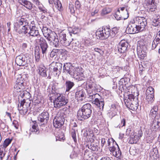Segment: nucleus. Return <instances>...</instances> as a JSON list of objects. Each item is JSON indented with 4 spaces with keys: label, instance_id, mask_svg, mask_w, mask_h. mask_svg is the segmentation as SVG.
<instances>
[{
    "label": "nucleus",
    "instance_id": "1",
    "mask_svg": "<svg viewBox=\"0 0 160 160\" xmlns=\"http://www.w3.org/2000/svg\"><path fill=\"white\" fill-rule=\"evenodd\" d=\"M79 68H74L70 63H65L63 66V72L69 74L73 78L78 81L82 80L84 78L82 73L79 72Z\"/></svg>",
    "mask_w": 160,
    "mask_h": 160
},
{
    "label": "nucleus",
    "instance_id": "2",
    "mask_svg": "<svg viewBox=\"0 0 160 160\" xmlns=\"http://www.w3.org/2000/svg\"><path fill=\"white\" fill-rule=\"evenodd\" d=\"M91 105L88 103L84 105L78 112L77 117L78 119L82 121L89 118L92 113Z\"/></svg>",
    "mask_w": 160,
    "mask_h": 160
},
{
    "label": "nucleus",
    "instance_id": "3",
    "mask_svg": "<svg viewBox=\"0 0 160 160\" xmlns=\"http://www.w3.org/2000/svg\"><path fill=\"white\" fill-rule=\"evenodd\" d=\"M118 29L116 27H114L112 28V30L108 28L105 27L104 29L102 28V30H98L96 33L97 38L102 40L107 39L110 36H112L117 33Z\"/></svg>",
    "mask_w": 160,
    "mask_h": 160
},
{
    "label": "nucleus",
    "instance_id": "4",
    "mask_svg": "<svg viewBox=\"0 0 160 160\" xmlns=\"http://www.w3.org/2000/svg\"><path fill=\"white\" fill-rule=\"evenodd\" d=\"M54 87H52V89L55 91V100L54 101V107L56 108H59L61 107L66 105L68 102V100L62 94L55 92Z\"/></svg>",
    "mask_w": 160,
    "mask_h": 160
},
{
    "label": "nucleus",
    "instance_id": "5",
    "mask_svg": "<svg viewBox=\"0 0 160 160\" xmlns=\"http://www.w3.org/2000/svg\"><path fill=\"white\" fill-rule=\"evenodd\" d=\"M62 64L61 63L52 62L49 65V69L52 71V74L58 77L61 74Z\"/></svg>",
    "mask_w": 160,
    "mask_h": 160
},
{
    "label": "nucleus",
    "instance_id": "6",
    "mask_svg": "<svg viewBox=\"0 0 160 160\" xmlns=\"http://www.w3.org/2000/svg\"><path fill=\"white\" fill-rule=\"evenodd\" d=\"M138 43L137 48V54L139 58L143 59L146 56L147 47L142 42H138Z\"/></svg>",
    "mask_w": 160,
    "mask_h": 160
},
{
    "label": "nucleus",
    "instance_id": "7",
    "mask_svg": "<svg viewBox=\"0 0 160 160\" xmlns=\"http://www.w3.org/2000/svg\"><path fill=\"white\" fill-rule=\"evenodd\" d=\"M133 21L137 26L140 32L143 30L147 23L146 19L143 17H137L134 19Z\"/></svg>",
    "mask_w": 160,
    "mask_h": 160
},
{
    "label": "nucleus",
    "instance_id": "8",
    "mask_svg": "<svg viewBox=\"0 0 160 160\" xmlns=\"http://www.w3.org/2000/svg\"><path fill=\"white\" fill-rule=\"evenodd\" d=\"M31 101L30 100L26 102L24 99L21 101L20 106L18 107V109L20 111V113L22 114H25L27 113L28 109L29 108Z\"/></svg>",
    "mask_w": 160,
    "mask_h": 160
},
{
    "label": "nucleus",
    "instance_id": "9",
    "mask_svg": "<svg viewBox=\"0 0 160 160\" xmlns=\"http://www.w3.org/2000/svg\"><path fill=\"white\" fill-rule=\"evenodd\" d=\"M36 42H38L40 45L43 56L46 55L48 52V46L46 41L42 37H40L39 39H36Z\"/></svg>",
    "mask_w": 160,
    "mask_h": 160
},
{
    "label": "nucleus",
    "instance_id": "10",
    "mask_svg": "<svg viewBox=\"0 0 160 160\" xmlns=\"http://www.w3.org/2000/svg\"><path fill=\"white\" fill-rule=\"evenodd\" d=\"M126 134L130 137V140L132 143H136L140 139L136 133H135L134 130L131 128L127 129Z\"/></svg>",
    "mask_w": 160,
    "mask_h": 160
},
{
    "label": "nucleus",
    "instance_id": "11",
    "mask_svg": "<svg viewBox=\"0 0 160 160\" xmlns=\"http://www.w3.org/2000/svg\"><path fill=\"white\" fill-rule=\"evenodd\" d=\"M68 112L67 108H63L62 110L57 113L54 119L59 122H64L65 118L68 116L69 114Z\"/></svg>",
    "mask_w": 160,
    "mask_h": 160
},
{
    "label": "nucleus",
    "instance_id": "12",
    "mask_svg": "<svg viewBox=\"0 0 160 160\" xmlns=\"http://www.w3.org/2000/svg\"><path fill=\"white\" fill-rule=\"evenodd\" d=\"M156 2L155 1L151 0H145L144 1V4L146 6L147 10L149 13L156 12Z\"/></svg>",
    "mask_w": 160,
    "mask_h": 160
},
{
    "label": "nucleus",
    "instance_id": "13",
    "mask_svg": "<svg viewBox=\"0 0 160 160\" xmlns=\"http://www.w3.org/2000/svg\"><path fill=\"white\" fill-rule=\"evenodd\" d=\"M12 139H6L4 141L3 145L0 146V160H2L6 153V148L11 143Z\"/></svg>",
    "mask_w": 160,
    "mask_h": 160
},
{
    "label": "nucleus",
    "instance_id": "14",
    "mask_svg": "<svg viewBox=\"0 0 160 160\" xmlns=\"http://www.w3.org/2000/svg\"><path fill=\"white\" fill-rule=\"evenodd\" d=\"M126 31L129 34H134L140 32L137 26L133 21L131 22L126 28Z\"/></svg>",
    "mask_w": 160,
    "mask_h": 160
},
{
    "label": "nucleus",
    "instance_id": "15",
    "mask_svg": "<svg viewBox=\"0 0 160 160\" xmlns=\"http://www.w3.org/2000/svg\"><path fill=\"white\" fill-rule=\"evenodd\" d=\"M42 31L44 36L48 40L52 39L54 35H55V33L54 32H52L50 29L46 27H43Z\"/></svg>",
    "mask_w": 160,
    "mask_h": 160
},
{
    "label": "nucleus",
    "instance_id": "16",
    "mask_svg": "<svg viewBox=\"0 0 160 160\" xmlns=\"http://www.w3.org/2000/svg\"><path fill=\"white\" fill-rule=\"evenodd\" d=\"M59 40L62 45L65 47L70 45L71 42V40L67 38L66 34L63 32L60 33Z\"/></svg>",
    "mask_w": 160,
    "mask_h": 160
},
{
    "label": "nucleus",
    "instance_id": "17",
    "mask_svg": "<svg viewBox=\"0 0 160 160\" xmlns=\"http://www.w3.org/2000/svg\"><path fill=\"white\" fill-rule=\"evenodd\" d=\"M22 79V78H18L14 86L15 90L17 92H20L25 88L26 83Z\"/></svg>",
    "mask_w": 160,
    "mask_h": 160
},
{
    "label": "nucleus",
    "instance_id": "18",
    "mask_svg": "<svg viewBox=\"0 0 160 160\" xmlns=\"http://www.w3.org/2000/svg\"><path fill=\"white\" fill-rule=\"evenodd\" d=\"M129 100H128V101ZM128 100L126 101V105L127 107L132 110H136L138 106V98H135L134 100L131 101L130 102H128Z\"/></svg>",
    "mask_w": 160,
    "mask_h": 160
},
{
    "label": "nucleus",
    "instance_id": "19",
    "mask_svg": "<svg viewBox=\"0 0 160 160\" xmlns=\"http://www.w3.org/2000/svg\"><path fill=\"white\" fill-rule=\"evenodd\" d=\"M160 128V116H158L152 121L151 126L152 131H156Z\"/></svg>",
    "mask_w": 160,
    "mask_h": 160
},
{
    "label": "nucleus",
    "instance_id": "20",
    "mask_svg": "<svg viewBox=\"0 0 160 160\" xmlns=\"http://www.w3.org/2000/svg\"><path fill=\"white\" fill-rule=\"evenodd\" d=\"M128 45V43L126 40H123L121 41L118 45V51L121 53L124 52L127 50Z\"/></svg>",
    "mask_w": 160,
    "mask_h": 160
},
{
    "label": "nucleus",
    "instance_id": "21",
    "mask_svg": "<svg viewBox=\"0 0 160 160\" xmlns=\"http://www.w3.org/2000/svg\"><path fill=\"white\" fill-rule=\"evenodd\" d=\"M49 114L46 111L43 112L39 114L38 117V120L41 122H42L43 124L47 123L49 119Z\"/></svg>",
    "mask_w": 160,
    "mask_h": 160
},
{
    "label": "nucleus",
    "instance_id": "22",
    "mask_svg": "<svg viewBox=\"0 0 160 160\" xmlns=\"http://www.w3.org/2000/svg\"><path fill=\"white\" fill-rule=\"evenodd\" d=\"M87 92L88 93L91 94L93 92H96L98 91V85L95 82H92L88 84L87 86Z\"/></svg>",
    "mask_w": 160,
    "mask_h": 160
},
{
    "label": "nucleus",
    "instance_id": "23",
    "mask_svg": "<svg viewBox=\"0 0 160 160\" xmlns=\"http://www.w3.org/2000/svg\"><path fill=\"white\" fill-rule=\"evenodd\" d=\"M26 59L25 56L19 55L16 57L15 62L18 65L24 66L26 63Z\"/></svg>",
    "mask_w": 160,
    "mask_h": 160
},
{
    "label": "nucleus",
    "instance_id": "24",
    "mask_svg": "<svg viewBox=\"0 0 160 160\" xmlns=\"http://www.w3.org/2000/svg\"><path fill=\"white\" fill-rule=\"evenodd\" d=\"M28 34H29L30 36L33 37H37L38 38L39 37H40V35L39 34L38 28L35 25L32 26Z\"/></svg>",
    "mask_w": 160,
    "mask_h": 160
},
{
    "label": "nucleus",
    "instance_id": "25",
    "mask_svg": "<svg viewBox=\"0 0 160 160\" xmlns=\"http://www.w3.org/2000/svg\"><path fill=\"white\" fill-rule=\"evenodd\" d=\"M31 26H30L28 24L23 26L21 29L17 30V32L19 34H25L28 33L30 29Z\"/></svg>",
    "mask_w": 160,
    "mask_h": 160
},
{
    "label": "nucleus",
    "instance_id": "26",
    "mask_svg": "<svg viewBox=\"0 0 160 160\" xmlns=\"http://www.w3.org/2000/svg\"><path fill=\"white\" fill-rule=\"evenodd\" d=\"M19 2L20 4L29 10L31 9L32 8L33 4L29 1L26 0H19Z\"/></svg>",
    "mask_w": 160,
    "mask_h": 160
},
{
    "label": "nucleus",
    "instance_id": "27",
    "mask_svg": "<svg viewBox=\"0 0 160 160\" xmlns=\"http://www.w3.org/2000/svg\"><path fill=\"white\" fill-rule=\"evenodd\" d=\"M92 103L95 104L98 108H99L100 109H103L104 107V103L103 100H99V98H96V99H94L92 100Z\"/></svg>",
    "mask_w": 160,
    "mask_h": 160
},
{
    "label": "nucleus",
    "instance_id": "28",
    "mask_svg": "<svg viewBox=\"0 0 160 160\" xmlns=\"http://www.w3.org/2000/svg\"><path fill=\"white\" fill-rule=\"evenodd\" d=\"M158 108L157 106H154L151 109L150 112V115L152 118L156 119V118L158 116H160L158 115Z\"/></svg>",
    "mask_w": 160,
    "mask_h": 160
},
{
    "label": "nucleus",
    "instance_id": "29",
    "mask_svg": "<svg viewBox=\"0 0 160 160\" xmlns=\"http://www.w3.org/2000/svg\"><path fill=\"white\" fill-rule=\"evenodd\" d=\"M85 93L82 90H79L76 92L75 93L76 98L78 100L82 101L83 98L85 97Z\"/></svg>",
    "mask_w": 160,
    "mask_h": 160
},
{
    "label": "nucleus",
    "instance_id": "30",
    "mask_svg": "<svg viewBox=\"0 0 160 160\" xmlns=\"http://www.w3.org/2000/svg\"><path fill=\"white\" fill-rule=\"evenodd\" d=\"M39 74L43 77H46L47 76L46 69L45 67L42 65H40L38 68Z\"/></svg>",
    "mask_w": 160,
    "mask_h": 160
},
{
    "label": "nucleus",
    "instance_id": "31",
    "mask_svg": "<svg viewBox=\"0 0 160 160\" xmlns=\"http://www.w3.org/2000/svg\"><path fill=\"white\" fill-rule=\"evenodd\" d=\"M74 85V83L73 82L69 80L66 81L65 83L66 92H69Z\"/></svg>",
    "mask_w": 160,
    "mask_h": 160
},
{
    "label": "nucleus",
    "instance_id": "32",
    "mask_svg": "<svg viewBox=\"0 0 160 160\" xmlns=\"http://www.w3.org/2000/svg\"><path fill=\"white\" fill-rule=\"evenodd\" d=\"M81 29L78 27L69 28H68V31L71 36L72 34H77L80 32Z\"/></svg>",
    "mask_w": 160,
    "mask_h": 160
},
{
    "label": "nucleus",
    "instance_id": "33",
    "mask_svg": "<svg viewBox=\"0 0 160 160\" xmlns=\"http://www.w3.org/2000/svg\"><path fill=\"white\" fill-rule=\"evenodd\" d=\"M48 40L49 41H51V42L53 41V45L55 47L58 48L59 46V42L58 38L57 36L56 33L55 35H54V37L52 39Z\"/></svg>",
    "mask_w": 160,
    "mask_h": 160
},
{
    "label": "nucleus",
    "instance_id": "34",
    "mask_svg": "<svg viewBox=\"0 0 160 160\" xmlns=\"http://www.w3.org/2000/svg\"><path fill=\"white\" fill-rule=\"evenodd\" d=\"M160 42V38L158 36H156L152 42V49H154L156 48L158 44Z\"/></svg>",
    "mask_w": 160,
    "mask_h": 160
},
{
    "label": "nucleus",
    "instance_id": "35",
    "mask_svg": "<svg viewBox=\"0 0 160 160\" xmlns=\"http://www.w3.org/2000/svg\"><path fill=\"white\" fill-rule=\"evenodd\" d=\"M146 99L149 103H152L154 99V94L150 93H146Z\"/></svg>",
    "mask_w": 160,
    "mask_h": 160
},
{
    "label": "nucleus",
    "instance_id": "36",
    "mask_svg": "<svg viewBox=\"0 0 160 160\" xmlns=\"http://www.w3.org/2000/svg\"><path fill=\"white\" fill-rule=\"evenodd\" d=\"M130 79L129 78L124 77L121 78L118 84L120 86L126 85L129 81ZM123 86H122V87Z\"/></svg>",
    "mask_w": 160,
    "mask_h": 160
},
{
    "label": "nucleus",
    "instance_id": "37",
    "mask_svg": "<svg viewBox=\"0 0 160 160\" xmlns=\"http://www.w3.org/2000/svg\"><path fill=\"white\" fill-rule=\"evenodd\" d=\"M128 98H127L126 97V98H124V102L126 104V101L127 100H129L127 101L128 102H131V101H132V100H134L135 98H138V97L136 96H134V94H132V92L131 94L129 93L128 95Z\"/></svg>",
    "mask_w": 160,
    "mask_h": 160
},
{
    "label": "nucleus",
    "instance_id": "38",
    "mask_svg": "<svg viewBox=\"0 0 160 160\" xmlns=\"http://www.w3.org/2000/svg\"><path fill=\"white\" fill-rule=\"evenodd\" d=\"M115 144L117 145V148L115 151L114 152V153L113 154V155L117 158L120 157L121 155V152L120 149L116 142H115Z\"/></svg>",
    "mask_w": 160,
    "mask_h": 160
},
{
    "label": "nucleus",
    "instance_id": "39",
    "mask_svg": "<svg viewBox=\"0 0 160 160\" xmlns=\"http://www.w3.org/2000/svg\"><path fill=\"white\" fill-rule=\"evenodd\" d=\"M88 148L93 151L98 150V146L94 142H92L90 145H88Z\"/></svg>",
    "mask_w": 160,
    "mask_h": 160
},
{
    "label": "nucleus",
    "instance_id": "40",
    "mask_svg": "<svg viewBox=\"0 0 160 160\" xmlns=\"http://www.w3.org/2000/svg\"><path fill=\"white\" fill-rule=\"evenodd\" d=\"M53 123L54 127L56 128H60L64 124V122H59L55 119L53 120Z\"/></svg>",
    "mask_w": 160,
    "mask_h": 160
},
{
    "label": "nucleus",
    "instance_id": "41",
    "mask_svg": "<svg viewBox=\"0 0 160 160\" xmlns=\"http://www.w3.org/2000/svg\"><path fill=\"white\" fill-rule=\"evenodd\" d=\"M34 124L32 126V128L30 129V131L31 132H33L37 134L38 131V129L37 128V124L36 123V121H34L33 122Z\"/></svg>",
    "mask_w": 160,
    "mask_h": 160
},
{
    "label": "nucleus",
    "instance_id": "42",
    "mask_svg": "<svg viewBox=\"0 0 160 160\" xmlns=\"http://www.w3.org/2000/svg\"><path fill=\"white\" fill-rule=\"evenodd\" d=\"M19 25H24L28 24V21L25 19L21 18H20L18 20V22H17Z\"/></svg>",
    "mask_w": 160,
    "mask_h": 160
},
{
    "label": "nucleus",
    "instance_id": "43",
    "mask_svg": "<svg viewBox=\"0 0 160 160\" xmlns=\"http://www.w3.org/2000/svg\"><path fill=\"white\" fill-rule=\"evenodd\" d=\"M75 130V128H72L70 131L71 135L75 142L77 141Z\"/></svg>",
    "mask_w": 160,
    "mask_h": 160
},
{
    "label": "nucleus",
    "instance_id": "44",
    "mask_svg": "<svg viewBox=\"0 0 160 160\" xmlns=\"http://www.w3.org/2000/svg\"><path fill=\"white\" fill-rule=\"evenodd\" d=\"M40 49H36L35 50V57L36 61L38 62L40 59V54L39 52Z\"/></svg>",
    "mask_w": 160,
    "mask_h": 160
},
{
    "label": "nucleus",
    "instance_id": "45",
    "mask_svg": "<svg viewBox=\"0 0 160 160\" xmlns=\"http://www.w3.org/2000/svg\"><path fill=\"white\" fill-rule=\"evenodd\" d=\"M95 93L96 92H93V93H92V92H91V94L89 93V98L92 99V100H93L94 99H96V98H98L100 97V96L98 94Z\"/></svg>",
    "mask_w": 160,
    "mask_h": 160
},
{
    "label": "nucleus",
    "instance_id": "46",
    "mask_svg": "<svg viewBox=\"0 0 160 160\" xmlns=\"http://www.w3.org/2000/svg\"><path fill=\"white\" fill-rule=\"evenodd\" d=\"M111 11V9L108 8H105L102 10L101 14L102 15H105L107 14Z\"/></svg>",
    "mask_w": 160,
    "mask_h": 160
},
{
    "label": "nucleus",
    "instance_id": "47",
    "mask_svg": "<svg viewBox=\"0 0 160 160\" xmlns=\"http://www.w3.org/2000/svg\"><path fill=\"white\" fill-rule=\"evenodd\" d=\"M155 26H160V15L157 16L153 20Z\"/></svg>",
    "mask_w": 160,
    "mask_h": 160
},
{
    "label": "nucleus",
    "instance_id": "48",
    "mask_svg": "<svg viewBox=\"0 0 160 160\" xmlns=\"http://www.w3.org/2000/svg\"><path fill=\"white\" fill-rule=\"evenodd\" d=\"M78 47L80 49L79 50L82 52L86 51V46H85L83 44H79L78 45Z\"/></svg>",
    "mask_w": 160,
    "mask_h": 160
},
{
    "label": "nucleus",
    "instance_id": "49",
    "mask_svg": "<svg viewBox=\"0 0 160 160\" xmlns=\"http://www.w3.org/2000/svg\"><path fill=\"white\" fill-rule=\"evenodd\" d=\"M120 12L119 9H118V11L116 12V14L114 15L115 18L118 20H120L122 18L121 15H119Z\"/></svg>",
    "mask_w": 160,
    "mask_h": 160
},
{
    "label": "nucleus",
    "instance_id": "50",
    "mask_svg": "<svg viewBox=\"0 0 160 160\" xmlns=\"http://www.w3.org/2000/svg\"><path fill=\"white\" fill-rule=\"evenodd\" d=\"M55 7L59 11L62 9V5L61 2L59 1L57 3L55 4Z\"/></svg>",
    "mask_w": 160,
    "mask_h": 160
},
{
    "label": "nucleus",
    "instance_id": "51",
    "mask_svg": "<svg viewBox=\"0 0 160 160\" xmlns=\"http://www.w3.org/2000/svg\"><path fill=\"white\" fill-rule=\"evenodd\" d=\"M146 93H150L154 94V89L152 87H149L146 90Z\"/></svg>",
    "mask_w": 160,
    "mask_h": 160
},
{
    "label": "nucleus",
    "instance_id": "52",
    "mask_svg": "<svg viewBox=\"0 0 160 160\" xmlns=\"http://www.w3.org/2000/svg\"><path fill=\"white\" fill-rule=\"evenodd\" d=\"M23 94H24V95H25V98L24 99H27L28 101V100H29L28 99H29L31 97L30 93L26 91H24Z\"/></svg>",
    "mask_w": 160,
    "mask_h": 160
},
{
    "label": "nucleus",
    "instance_id": "53",
    "mask_svg": "<svg viewBox=\"0 0 160 160\" xmlns=\"http://www.w3.org/2000/svg\"><path fill=\"white\" fill-rule=\"evenodd\" d=\"M109 149L111 152L113 154L114 153V152H115L117 149V148L113 146V145H112V146L109 147Z\"/></svg>",
    "mask_w": 160,
    "mask_h": 160
},
{
    "label": "nucleus",
    "instance_id": "54",
    "mask_svg": "<svg viewBox=\"0 0 160 160\" xmlns=\"http://www.w3.org/2000/svg\"><path fill=\"white\" fill-rule=\"evenodd\" d=\"M69 8L71 13H74V9L73 5L71 3H69Z\"/></svg>",
    "mask_w": 160,
    "mask_h": 160
},
{
    "label": "nucleus",
    "instance_id": "55",
    "mask_svg": "<svg viewBox=\"0 0 160 160\" xmlns=\"http://www.w3.org/2000/svg\"><path fill=\"white\" fill-rule=\"evenodd\" d=\"M75 7L77 9H79L81 7L80 2L78 1H77L75 3Z\"/></svg>",
    "mask_w": 160,
    "mask_h": 160
},
{
    "label": "nucleus",
    "instance_id": "56",
    "mask_svg": "<svg viewBox=\"0 0 160 160\" xmlns=\"http://www.w3.org/2000/svg\"><path fill=\"white\" fill-rule=\"evenodd\" d=\"M111 142H112V145L113 144H114V142H115L114 140H113V139H108V146H109L110 147H111L110 146H111Z\"/></svg>",
    "mask_w": 160,
    "mask_h": 160
},
{
    "label": "nucleus",
    "instance_id": "57",
    "mask_svg": "<svg viewBox=\"0 0 160 160\" xmlns=\"http://www.w3.org/2000/svg\"><path fill=\"white\" fill-rule=\"evenodd\" d=\"M137 136L140 138L142 135V131L141 129L138 130Z\"/></svg>",
    "mask_w": 160,
    "mask_h": 160
},
{
    "label": "nucleus",
    "instance_id": "58",
    "mask_svg": "<svg viewBox=\"0 0 160 160\" xmlns=\"http://www.w3.org/2000/svg\"><path fill=\"white\" fill-rule=\"evenodd\" d=\"M84 134L85 137H86L87 138H90L91 136L93 137V134H91V136L88 135V133L87 131L85 132Z\"/></svg>",
    "mask_w": 160,
    "mask_h": 160
},
{
    "label": "nucleus",
    "instance_id": "59",
    "mask_svg": "<svg viewBox=\"0 0 160 160\" xmlns=\"http://www.w3.org/2000/svg\"><path fill=\"white\" fill-rule=\"evenodd\" d=\"M106 142V139L105 138H102L101 139V146L103 147Z\"/></svg>",
    "mask_w": 160,
    "mask_h": 160
},
{
    "label": "nucleus",
    "instance_id": "60",
    "mask_svg": "<svg viewBox=\"0 0 160 160\" xmlns=\"http://www.w3.org/2000/svg\"><path fill=\"white\" fill-rule=\"evenodd\" d=\"M126 123V121L125 119L123 118L122 119L121 122V125L122 124V127H123L124 126H125V125Z\"/></svg>",
    "mask_w": 160,
    "mask_h": 160
},
{
    "label": "nucleus",
    "instance_id": "61",
    "mask_svg": "<svg viewBox=\"0 0 160 160\" xmlns=\"http://www.w3.org/2000/svg\"><path fill=\"white\" fill-rule=\"evenodd\" d=\"M154 154L156 155V154H155V153L154 152V150H153L152 151H151L150 152V157H153V158H154Z\"/></svg>",
    "mask_w": 160,
    "mask_h": 160
},
{
    "label": "nucleus",
    "instance_id": "62",
    "mask_svg": "<svg viewBox=\"0 0 160 160\" xmlns=\"http://www.w3.org/2000/svg\"><path fill=\"white\" fill-rule=\"evenodd\" d=\"M42 108L41 107H40L39 108H38L37 110L36 111V112L37 114H38L40 113L42 111Z\"/></svg>",
    "mask_w": 160,
    "mask_h": 160
},
{
    "label": "nucleus",
    "instance_id": "63",
    "mask_svg": "<svg viewBox=\"0 0 160 160\" xmlns=\"http://www.w3.org/2000/svg\"><path fill=\"white\" fill-rule=\"evenodd\" d=\"M98 9H96L95 10L94 12H92L91 13V15L92 16H94V15H95L96 14H97L98 13Z\"/></svg>",
    "mask_w": 160,
    "mask_h": 160
},
{
    "label": "nucleus",
    "instance_id": "64",
    "mask_svg": "<svg viewBox=\"0 0 160 160\" xmlns=\"http://www.w3.org/2000/svg\"><path fill=\"white\" fill-rule=\"evenodd\" d=\"M100 160H111L110 158L108 157H104L102 158Z\"/></svg>",
    "mask_w": 160,
    "mask_h": 160
}]
</instances>
